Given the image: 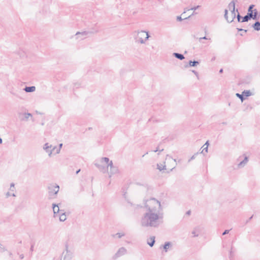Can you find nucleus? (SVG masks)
Segmentation results:
<instances>
[{
	"instance_id": "f257e3e1",
	"label": "nucleus",
	"mask_w": 260,
	"mask_h": 260,
	"mask_svg": "<svg viewBox=\"0 0 260 260\" xmlns=\"http://www.w3.org/2000/svg\"><path fill=\"white\" fill-rule=\"evenodd\" d=\"M145 212L142 216L141 225L143 227L157 228L163 222L160 202L155 198L145 201Z\"/></svg>"
},
{
	"instance_id": "f03ea898",
	"label": "nucleus",
	"mask_w": 260,
	"mask_h": 260,
	"mask_svg": "<svg viewBox=\"0 0 260 260\" xmlns=\"http://www.w3.org/2000/svg\"><path fill=\"white\" fill-rule=\"evenodd\" d=\"M101 162H105L107 165H108V168L110 167V171H109V177H111L112 175L118 174L119 173V170L116 166H114L113 164V162L112 160L110 161L109 158L106 157H104L101 158Z\"/></svg>"
},
{
	"instance_id": "7ed1b4c3",
	"label": "nucleus",
	"mask_w": 260,
	"mask_h": 260,
	"mask_svg": "<svg viewBox=\"0 0 260 260\" xmlns=\"http://www.w3.org/2000/svg\"><path fill=\"white\" fill-rule=\"evenodd\" d=\"M135 33L136 34L134 37L136 42L141 44H144L146 41L149 38V35L147 31L141 30L135 31Z\"/></svg>"
},
{
	"instance_id": "20e7f679",
	"label": "nucleus",
	"mask_w": 260,
	"mask_h": 260,
	"mask_svg": "<svg viewBox=\"0 0 260 260\" xmlns=\"http://www.w3.org/2000/svg\"><path fill=\"white\" fill-rule=\"evenodd\" d=\"M49 199H54L58 193L59 187L56 184H50L47 187Z\"/></svg>"
},
{
	"instance_id": "39448f33",
	"label": "nucleus",
	"mask_w": 260,
	"mask_h": 260,
	"mask_svg": "<svg viewBox=\"0 0 260 260\" xmlns=\"http://www.w3.org/2000/svg\"><path fill=\"white\" fill-rule=\"evenodd\" d=\"M98 32L99 30L96 28H92V30L89 31H83L81 32L78 31L75 34V36L76 37V39L83 40L86 38L88 35L97 33Z\"/></svg>"
},
{
	"instance_id": "423d86ee",
	"label": "nucleus",
	"mask_w": 260,
	"mask_h": 260,
	"mask_svg": "<svg viewBox=\"0 0 260 260\" xmlns=\"http://www.w3.org/2000/svg\"><path fill=\"white\" fill-rule=\"evenodd\" d=\"M56 146H53L52 145L49 144L48 143H45L43 146V149L48 153V156L51 157L52 156L53 151L55 150Z\"/></svg>"
},
{
	"instance_id": "0eeeda50",
	"label": "nucleus",
	"mask_w": 260,
	"mask_h": 260,
	"mask_svg": "<svg viewBox=\"0 0 260 260\" xmlns=\"http://www.w3.org/2000/svg\"><path fill=\"white\" fill-rule=\"evenodd\" d=\"M62 255L63 260H71L72 257V252L69 249L67 244L66 245V249L62 252Z\"/></svg>"
},
{
	"instance_id": "6e6552de",
	"label": "nucleus",
	"mask_w": 260,
	"mask_h": 260,
	"mask_svg": "<svg viewBox=\"0 0 260 260\" xmlns=\"http://www.w3.org/2000/svg\"><path fill=\"white\" fill-rule=\"evenodd\" d=\"M126 252L127 250L125 248L123 247H120L116 252V253L112 256V259L115 260L118 257L125 255Z\"/></svg>"
},
{
	"instance_id": "1a4fd4ad",
	"label": "nucleus",
	"mask_w": 260,
	"mask_h": 260,
	"mask_svg": "<svg viewBox=\"0 0 260 260\" xmlns=\"http://www.w3.org/2000/svg\"><path fill=\"white\" fill-rule=\"evenodd\" d=\"M94 165L99 169V170L103 173H106L108 172V165L106 167L104 166L98 162H95Z\"/></svg>"
},
{
	"instance_id": "9d476101",
	"label": "nucleus",
	"mask_w": 260,
	"mask_h": 260,
	"mask_svg": "<svg viewBox=\"0 0 260 260\" xmlns=\"http://www.w3.org/2000/svg\"><path fill=\"white\" fill-rule=\"evenodd\" d=\"M172 246L173 244L171 242H166L162 246L165 252H167L169 249H172Z\"/></svg>"
},
{
	"instance_id": "9b49d317",
	"label": "nucleus",
	"mask_w": 260,
	"mask_h": 260,
	"mask_svg": "<svg viewBox=\"0 0 260 260\" xmlns=\"http://www.w3.org/2000/svg\"><path fill=\"white\" fill-rule=\"evenodd\" d=\"M155 237L152 236L149 238V239H148L147 243L150 247H153L155 243Z\"/></svg>"
},
{
	"instance_id": "f8f14e48",
	"label": "nucleus",
	"mask_w": 260,
	"mask_h": 260,
	"mask_svg": "<svg viewBox=\"0 0 260 260\" xmlns=\"http://www.w3.org/2000/svg\"><path fill=\"white\" fill-rule=\"evenodd\" d=\"M228 8L231 11H234L235 10V1H232L228 5Z\"/></svg>"
},
{
	"instance_id": "ddd939ff",
	"label": "nucleus",
	"mask_w": 260,
	"mask_h": 260,
	"mask_svg": "<svg viewBox=\"0 0 260 260\" xmlns=\"http://www.w3.org/2000/svg\"><path fill=\"white\" fill-rule=\"evenodd\" d=\"M24 90L26 92H32L35 91L36 87L34 86H26Z\"/></svg>"
},
{
	"instance_id": "4468645a",
	"label": "nucleus",
	"mask_w": 260,
	"mask_h": 260,
	"mask_svg": "<svg viewBox=\"0 0 260 260\" xmlns=\"http://www.w3.org/2000/svg\"><path fill=\"white\" fill-rule=\"evenodd\" d=\"M248 162V157L247 156H245L244 160L241 161L238 164V167L239 168H242Z\"/></svg>"
},
{
	"instance_id": "2eb2a0df",
	"label": "nucleus",
	"mask_w": 260,
	"mask_h": 260,
	"mask_svg": "<svg viewBox=\"0 0 260 260\" xmlns=\"http://www.w3.org/2000/svg\"><path fill=\"white\" fill-rule=\"evenodd\" d=\"M248 162V157L247 156H245L244 160L241 161L238 164V167L239 168H242Z\"/></svg>"
},
{
	"instance_id": "dca6fc26",
	"label": "nucleus",
	"mask_w": 260,
	"mask_h": 260,
	"mask_svg": "<svg viewBox=\"0 0 260 260\" xmlns=\"http://www.w3.org/2000/svg\"><path fill=\"white\" fill-rule=\"evenodd\" d=\"M252 27L256 31L260 30V22L256 21L252 25Z\"/></svg>"
},
{
	"instance_id": "f3484780",
	"label": "nucleus",
	"mask_w": 260,
	"mask_h": 260,
	"mask_svg": "<svg viewBox=\"0 0 260 260\" xmlns=\"http://www.w3.org/2000/svg\"><path fill=\"white\" fill-rule=\"evenodd\" d=\"M235 17H236L235 10H234V11H231V16H230V17H229V20H228V22L231 23L232 22H233V20H234V19L235 18Z\"/></svg>"
},
{
	"instance_id": "a211bd4d",
	"label": "nucleus",
	"mask_w": 260,
	"mask_h": 260,
	"mask_svg": "<svg viewBox=\"0 0 260 260\" xmlns=\"http://www.w3.org/2000/svg\"><path fill=\"white\" fill-rule=\"evenodd\" d=\"M173 56L177 58V59H179V60H183L185 58L184 55L182 54L178 53H174Z\"/></svg>"
},
{
	"instance_id": "6ab92c4d",
	"label": "nucleus",
	"mask_w": 260,
	"mask_h": 260,
	"mask_svg": "<svg viewBox=\"0 0 260 260\" xmlns=\"http://www.w3.org/2000/svg\"><path fill=\"white\" fill-rule=\"evenodd\" d=\"M166 166L165 165V162L163 164H157V169H158L160 171L166 170Z\"/></svg>"
},
{
	"instance_id": "aec40b11",
	"label": "nucleus",
	"mask_w": 260,
	"mask_h": 260,
	"mask_svg": "<svg viewBox=\"0 0 260 260\" xmlns=\"http://www.w3.org/2000/svg\"><path fill=\"white\" fill-rule=\"evenodd\" d=\"M52 206H53V213H54V216H55L56 214L59 213V207H58V206L57 205L53 204L52 205Z\"/></svg>"
},
{
	"instance_id": "412c9836",
	"label": "nucleus",
	"mask_w": 260,
	"mask_h": 260,
	"mask_svg": "<svg viewBox=\"0 0 260 260\" xmlns=\"http://www.w3.org/2000/svg\"><path fill=\"white\" fill-rule=\"evenodd\" d=\"M199 64V62L198 61L190 60L189 61V66L190 67H195V66H197V65H198Z\"/></svg>"
},
{
	"instance_id": "4be33fe9",
	"label": "nucleus",
	"mask_w": 260,
	"mask_h": 260,
	"mask_svg": "<svg viewBox=\"0 0 260 260\" xmlns=\"http://www.w3.org/2000/svg\"><path fill=\"white\" fill-rule=\"evenodd\" d=\"M199 232V228H196L192 231L191 233L193 235V237H196L199 236V234H198Z\"/></svg>"
},
{
	"instance_id": "5701e85b",
	"label": "nucleus",
	"mask_w": 260,
	"mask_h": 260,
	"mask_svg": "<svg viewBox=\"0 0 260 260\" xmlns=\"http://www.w3.org/2000/svg\"><path fill=\"white\" fill-rule=\"evenodd\" d=\"M66 220V215L65 213H62L59 216V220L60 221H64Z\"/></svg>"
},
{
	"instance_id": "b1692460",
	"label": "nucleus",
	"mask_w": 260,
	"mask_h": 260,
	"mask_svg": "<svg viewBox=\"0 0 260 260\" xmlns=\"http://www.w3.org/2000/svg\"><path fill=\"white\" fill-rule=\"evenodd\" d=\"M9 191H10L12 193H14L15 192V184L14 183H11L10 187L9 188Z\"/></svg>"
},
{
	"instance_id": "393cba45",
	"label": "nucleus",
	"mask_w": 260,
	"mask_h": 260,
	"mask_svg": "<svg viewBox=\"0 0 260 260\" xmlns=\"http://www.w3.org/2000/svg\"><path fill=\"white\" fill-rule=\"evenodd\" d=\"M258 12L256 9L253 10V20H257L259 17H257Z\"/></svg>"
},
{
	"instance_id": "a878e982",
	"label": "nucleus",
	"mask_w": 260,
	"mask_h": 260,
	"mask_svg": "<svg viewBox=\"0 0 260 260\" xmlns=\"http://www.w3.org/2000/svg\"><path fill=\"white\" fill-rule=\"evenodd\" d=\"M243 94H244V96H249L251 95V92L250 90H244L242 92Z\"/></svg>"
},
{
	"instance_id": "bb28decb",
	"label": "nucleus",
	"mask_w": 260,
	"mask_h": 260,
	"mask_svg": "<svg viewBox=\"0 0 260 260\" xmlns=\"http://www.w3.org/2000/svg\"><path fill=\"white\" fill-rule=\"evenodd\" d=\"M24 118L22 119V120H27L28 118L30 116V117H32V115L30 114V113H25L24 114Z\"/></svg>"
},
{
	"instance_id": "cd10ccee",
	"label": "nucleus",
	"mask_w": 260,
	"mask_h": 260,
	"mask_svg": "<svg viewBox=\"0 0 260 260\" xmlns=\"http://www.w3.org/2000/svg\"><path fill=\"white\" fill-rule=\"evenodd\" d=\"M124 235H125V234L123 233H117L115 235H114L113 236L114 237H117L118 238H121Z\"/></svg>"
},
{
	"instance_id": "c85d7f7f",
	"label": "nucleus",
	"mask_w": 260,
	"mask_h": 260,
	"mask_svg": "<svg viewBox=\"0 0 260 260\" xmlns=\"http://www.w3.org/2000/svg\"><path fill=\"white\" fill-rule=\"evenodd\" d=\"M236 95L238 98H239L241 100V101L242 102H243V101L244 100V99H245V98H244V94H243V93L241 94H240V93H237L236 94Z\"/></svg>"
},
{
	"instance_id": "c756f323",
	"label": "nucleus",
	"mask_w": 260,
	"mask_h": 260,
	"mask_svg": "<svg viewBox=\"0 0 260 260\" xmlns=\"http://www.w3.org/2000/svg\"><path fill=\"white\" fill-rule=\"evenodd\" d=\"M5 195L7 198H9L10 196L16 197L15 193H12L10 191H8L7 192H6Z\"/></svg>"
},
{
	"instance_id": "7c9ffc66",
	"label": "nucleus",
	"mask_w": 260,
	"mask_h": 260,
	"mask_svg": "<svg viewBox=\"0 0 260 260\" xmlns=\"http://www.w3.org/2000/svg\"><path fill=\"white\" fill-rule=\"evenodd\" d=\"M250 20L249 17L246 15L245 16L243 17L242 20H241L242 22H247Z\"/></svg>"
},
{
	"instance_id": "2f4dec72",
	"label": "nucleus",
	"mask_w": 260,
	"mask_h": 260,
	"mask_svg": "<svg viewBox=\"0 0 260 260\" xmlns=\"http://www.w3.org/2000/svg\"><path fill=\"white\" fill-rule=\"evenodd\" d=\"M208 147L205 146L204 147H203V149L201 153L205 155L206 153L208 152Z\"/></svg>"
},
{
	"instance_id": "473e14b6",
	"label": "nucleus",
	"mask_w": 260,
	"mask_h": 260,
	"mask_svg": "<svg viewBox=\"0 0 260 260\" xmlns=\"http://www.w3.org/2000/svg\"><path fill=\"white\" fill-rule=\"evenodd\" d=\"M228 10L227 9H225L224 17V18L226 20V21L228 22V20H229V17L228 16Z\"/></svg>"
},
{
	"instance_id": "72a5a7b5",
	"label": "nucleus",
	"mask_w": 260,
	"mask_h": 260,
	"mask_svg": "<svg viewBox=\"0 0 260 260\" xmlns=\"http://www.w3.org/2000/svg\"><path fill=\"white\" fill-rule=\"evenodd\" d=\"M236 11L238 13V15L237 16L238 21L241 22V20H242L243 17L240 15L238 10H237Z\"/></svg>"
},
{
	"instance_id": "f704fd0d",
	"label": "nucleus",
	"mask_w": 260,
	"mask_h": 260,
	"mask_svg": "<svg viewBox=\"0 0 260 260\" xmlns=\"http://www.w3.org/2000/svg\"><path fill=\"white\" fill-rule=\"evenodd\" d=\"M254 7V6L253 5H250L248 9V12H253V10L252 9Z\"/></svg>"
},
{
	"instance_id": "c9c22d12",
	"label": "nucleus",
	"mask_w": 260,
	"mask_h": 260,
	"mask_svg": "<svg viewBox=\"0 0 260 260\" xmlns=\"http://www.w3.org/2000/svg\"><path fill=\"white\" fill-rule=\"evenodd\" d=\"M62 146V143H60L59 145V148H58L57 149V151L55 152L56 154H58L60 153V149L61 148Z\"/></svg>"
},
{
	"instance_id": "e433bc0d",
	"label": "nucleus",
	"mask_w": 260,
	"mask_h": 260,
	"mask_svg": "<svg viewBox=\"0 0 260 260\" xmlns=\"http://www.w3.org/2000/svg\"><path fill=\"white\" fill-rule=\"evenodd\" d=\"M247 16L249 17V19H253V12H248L247 14Z\"/></svg>"
},
{
	"instance_id": "4c0bfd02",
	"label": "nucleus",
	"mask_w": 260,
	"mask_h": 260,
	"mask_svg": "<svg viewBox=\"0 0 260 260\" xmlns=\"http://www.w3.org/2000/svg\"><path fill=\"white\" fill-rule=\"evenodd\" d=\"M200 6H197V7H192V8H191L190 9H186L185 10V11H189V10H197V9H198Z\"/></svg>"
},
{
	"instance_id": "58836bf2",
	"label": "nucleus",
	"mask_w": 260,
	"mask_h": 260,
	"mask_svg": "<svg viewBox=\"0 0 260 260\" xmlns=\"http://www.w3.org/2000/svg\"><path fill=\"white\" fill-rule=\"evenodd\" d=\"M198 154V153H195L188 160V162H190L191 160L194 159L196 158V155Z\"/></svg>"
},
{
	"instance_id": "ea45409f",
	"label": "nucleus",
	"mask_w": 260,
	"mask_h": 260,
	"mask_svg": "<svg viewBox=\"0 0 260 260\" xmlns=\"http://www.w3.org/2000/svg\"><path fill=\"white\" fill-rule=\"evenodd\" d=\"M170 158L172 160H173L174 162H176V159H173V158L170 156L169 155L167 154V156H166V159H167L168 158Z\"/></svg>"
},
{
	"instance_id": "a19ab883",
	"label": "nucleus",
	"mask_w": 260,
	"mask_h": 260,
	"mask_svg": "<svg viewBox=\"0 0 260 260\" xmlns=\"http://www.w3.org/2000/svg\"><path fill=\"white\" fill-rule=\"evenodd\" d=\"M238 31H243V32H246L247 31V30L246 29H242V28H237Z\"/></svg>"
},
{
	"instance_id": "79ce46f5",
	"label": "nucleus",
	"mask_w": 260,
	"mask_h": 260,
	"mask_svg": "<svg viewBox=\"0 0 260 260\" xmlns=\"http://www.w3.org/2000/svg\"><path fill=\"white\" fill-rule=\"evenodd\" d=\"M229 232H230V230H225V231L223 232V233H222V235H226V234H228L229 233Z\"/></svg>"
},
{
	"instance_id": "37998d69",
	"label": "nucleus",
	"mask_w": 260,
	"mask_h": 260,
	"mask_svg": "<svg viewBox=\"0 0 260 260\" xmlns=\"http://www.w3.org/2000/svg\"><path fill=\"white\" fill-rule=\"evenodd\" d=\"M163 150H164V149H161V150H159V149H158V148L157 147V148H156V149H155V150H154V152H157V151H160V152H161V151H162Z\"/></svg>"
},
{
	"instance_id": "c03bdc74",
	"label": "nucleus",
	"mask_w": 260,
	"mask_h": 260,
	"mask_svg": "<svg viewBox=\"0 0 260 260\" xmlns=\"http://www.w3.org/2000/svg\"><path fill=\"white\" fill-rule=\"evenodd\" d=\"M209 145V142H208V141H207L205 143V144L203 145V147H204L205 146H207V147H208Z\"/></svg>"
},
{
	"instance_id": "a18cd8bd",
	"label": "nucleus",
	"mask_w": 260,
	"mask_h": 260,
	"mask_svg": "<svg viewBox=\"0 0 260 260\" xmlns=\"http://www.w3.org/2000/svg\"><path fill=\"white\" fill-rule=\"evenodd\" d=\"M80 84L79 83H75L74 84V87L76 88H78L80 86Z\"/></svg>"
},
{
	"instance_id": "49530a36",
	"label": "nucleus",
	"mask_w": 260,
	"mask_h": 260,
	"mask_svg": "<svg viewBox=\"0 0 260 260\" xmlns=\"http://www.w3.org/2000/svg\"><path fill=\"white\" fill-rule=\"evenodd\" d=\"M177 20L178 21H181V20H182L183 19H182V18H181V16H177Z\"/></svg>"
},
{
	"instance_id": "de8ad7c7",
	"label": "nucleus",
	"mask_w": 260,
	"mask_h": 260,
	"mask_svg": "<svg viewBox=\"0 0 260 260\" xmlns=\"http://www.w3.org/2000/svg\"><path fill=\"white\" fill-rule=\"evenodd\" d=\"M202 39H205V40H207L208 39L206 36L204 37H202V38H200L199 39L200 41H201Z\"/></svg>"
},
{
	"instance_id": "09e8293b",
	"label": "nucleus",
	"mask_w": 260,
	"mask_h": 260,
	"mask_svg": "<svg viewBox=\"0 0 260 260\" xmlns=\"http://www.w3.org/2000/svg\"><path fill=\"white\" fill-rule=\"evenodd\" d=\"M33 250H34V245H31L30 248V251L31 252H32Z\"/></svg>"
},
{
	"instance_id": "8fccbe9b",
	"label": "nucleus",
	"mask_w": 260,
	"mask_h": 260,
	"mask_svg": "<svg viewBox=\"0 0 260 260\" xmlns=\"http://www.w3.org/2000/svg\"><path fill=\"white\" fill-rule=\"evenodd\" d=\"M192 72L198 77V73L196 71H192Z\"/></svg>"
},
{
	"instance_id": "3c124183",
	"label": "nucleus",
	"mask_w": 260,
	"mask_h": 260,
	"mask_svg": "<svg viewBox=\"0 0 260 260\" xmlns=\"http://www.w3.org/2000/svg\"><path fill=\"white\" fill-rule=\"evenodd\" d=\"M11 93L13 95L16 96L18 97V95L16 93H15V92H13V91H11Z\"/></svg>"
},
{
	"instance_id": "603ef678",
	"label": "nucleus",
	"mask_w": 260,
	"mask_h": 260,
	"mask_svg": "<svg viewBox=\"0 0 260 260\" xmlns=\"http://www.w3.org/2000/svg\"><path fill=\"white\" fill-rule=\"evenodd\" d=\"M19 257L21 259H23L24 258V255L23 254H20Z\"/></svg>"
},
{
	"instance_id": "864d4df0",
	"label": "nucleus",
	"mask_w": 260,
	"mask_h": 260,
	"mask_svg": "<svg viewBox=\"0 0 260 260\" xmlns=\"http://www.w3.org/2000/svg\"><path fill=\"white\" fill-rule=\"evenodd\" d=\"M194 14H196V13L193 12L191 15L189 16L188 17L185 18L184 19H187L188 18H190L191 17V16L194 15Z\"/></svg>"
},
{
	"instance_id": "5fc2aeb1",
	"label": "nucleus",
	"mask_w": 260,
	"mask_h": 260,
	"mask_svg": "<svg viewBox=\"0 0 260 260\" xmlns=\"http://www.w3.org/2000/svg\"><path fill=\"white\" fill-rule=\"evenodd\" d=\"M190 213H191L190 211H187V212H186V214H187V215H190Z\"/></svg>"
},
{
	"instance_id": "6e6d98bb",
	"label": "nucleus",
	"mask_w": 260,
	"mask_h": 260,
	"mask_svg": "<svg viewBox=\"0 0 260 260\" xmlns=\"http://www.w3.org/2000/svg\"><path fill=\"white\" fill-rule=\"evenodd\" d=\"M219 73H222L223 72V69H221L220 70H219Z\"/></svg>"
},
{
	"instance_id": "4d7b16f0",
	"label": "nucleus",
	"mask_w": 260,
	"mask_h": 260,
	"mask_svg": "<svg viewBox=\"0 0 260 260\" xmlns=\"http://www.w3.org/2000/svg\"><path fill=\"white\" fill-rule=\"evenodd\" d=\"M253 216H251L249 219L246 221V222H248L249 221V220H251Z\"/></svg>"
},
{
	"instance_id": "13d9d810",
	"label": "nucleus",
	"mask_w": 260,
	"mask_h": 260,
	"mask_svg": "<svg viewBox=\"0 0 260 260\" xmlns=\"http://www.w3.org/2000/svg\"><path fill=\"white\" fill-rule=\"evenodd\" d=\"M80 171V169H79L78 170H77L76 172V174H78Z\"/></svg>"
},
{
	"instance_id": "bf43d9fd",
	"label": "nucleus",
	"mask_w": 260,
	"mask_h": 260,
	"mask_svg": "<svg viewBox=\"0 0 260 260\" xmlns=\"http://www.w3.org/2000/svg\"><path fill=\"white\" fill-rule=\"evenodd\" d=\"M215 59V57H213L212 58L211 60H212V61H213V60H214Z\"/></svg>"
},
{
	"instance_id": "052dcab7",
	"label": "nucleus",
	"mask_w": 260,
	"mask_h": 260,
	"mask_svg": "<svg viewBox=\"0 0 260 260\" xmlns=\"http://www.w3.org/2000/svg\"><path fill=\"white\" fill-rule=\"evenodd\" d=\"M3 142L2 139L0 138V144H1Z\"/></svg>"
},
{
	"instance_id": "680f3d73",
	"label": "nucleus",
	"mask_w": 260,
	"mask_h": 260,
	"mask_svg": "<svg viewBox=\"0 0 260 260\" xmlns=\"http://www.w3.org/2000/svg\"><path fill=\"white\" fill-rule=\"evenodd\" d=\"M240 35H241V36H243V34H240Z\"/></svg>"
},
{
	"instance_id": "e2e57ef3",
	"label": "nucleus",
	"mask_w": 260,
	"mask_h": 260,
	"mask_svg": "<svg viewBox=\"0 0 260 260\" xmlns=\"http://www.w3.org/2000/svg\"><path fill=\"white\" fill-rule=\"evenodd\" d=\"M57 148L56 147V148H55V149L56 151H57Z\"/></svg>"
}]
</instances>
